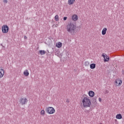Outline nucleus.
Masks as SVG:
<instances>
[{
    "label": "nucleus",
    "instance_id": "obj_4",
    "mask_svg": "<svg viewBox=\"0 0 124 124\" xmlns=\"http://www.w3.org/2000/svg\"><path fill=\"white\" fill-rule=\"evenodd\" d=\"M46 110L48 114H54L55 112V108L52 107L47 108Z\"/></svg>",
    "mask_w": 124,
    "mask_h": 124
},
{
    "label": "nucleus",
    "instance_id": "obj_17",
    "mask_svg": "<svg viewBox=\"0 0 124 124\" xmlns=\"http://www.w3.org/2000/svg\"><path fill=\"white\" fill-rule=\"evenodd\" d=\"M90 68H91V69H94V68H95V63L91 64Z\"/></svg>",
    "mask_w": 124,
    "mask_h": 124
},
{
    "label": "nucleus",
    "instance_id": "obj_25",
    "mask_svg": "<svg viewBox=\"0 0 124 124\" xmlns=\"http://www.w3.org/2000/svg\"><path fill=\"white\" fill-rule=\"evenodd\" d=\"M27 38H28L27 36H24V39H27Z\"/></svg>",
    "mask_w": 124,
    "mask_h": 124
},
{
    "label": "nucleus",
    "instance_id": "obj_5",
    "mask_svg": "<svg viewBox=\"0 0 124 124\" xmlns=\"http://www.w3.org/2000/svg\"><path fill=\"white\" fill-rule=\"evenodd\" d=\"M28 102V99L27 98H20V103L22 105H25V104H27Z\"/></svg>",
    "mask_w": 124,
    "mask_h": 124
},
{
    "label": "nucleus",
    "instance_id": "obj_22",
    "mask_svg": "<svg viewBox=\"0 0 124 124\" xmlns=\"http://www.w3.org/2000/svg\"><path fill=\"white\" fill-rule=\"evenodd\" d=\"M93 102H96V97H94L93 99Z\"/></svg>",
    "mask_w": 124,
    "mask_h": 124
},
{
    "label": "nucleus",
    "instance_id": "obj_2",
    "mask_svg": "<svg viewBox=\"0 0 124 124\" xmlns=\"http://www.w3.org/2000/svg\"><path fill=\"white\" fill-rule=\"evenodd\" d=\"M81 100L82 102L83 106L84 107V108L91 107L92 102H91V100L87 97V95H83L81 97Z\"/></svg>",
    "mask_w": 124,
    "mask_h": 124
},
{
    "label": "nucleus",
    "instance_id": "obj_23",
    "mask_svg": "<svg viewBox=\"0 0 124 124\" xmlns=\"http://www.w3.org/2000/svg\"><path fill=\"white\" fill-rule=\"evenodd\" d=\"M67 19V17H63L64 21H66Z\"/></svg>",
    "mask_w": 124,
    "mask_h": 124
},
{
    "label": "nucleus",
    "instance_id": "obj_15",
    "mask_svg": "<svg viewBox=\"0 0 124 124\" xmlns=\"http://www.w3.org/2000/svg\"><path fill=\"white\" fill-rule=\"evenodd\" d=\"M62 46V44L61 42H59L58 44H56V47L58 48H61Z\"/></svg>",
    "mask_w": 124,
    "mask_h": 124
},
{
    "label": "nucleus",
    "instance_id": "obj_16",
    "mask_svg": "<svg viewBox=\"0 0 124 124\" xmlns=\"http://www.w3.org/2000/svg\"><path fill=\"white\" fill-rule=\"evenodd\" d=\"M30 73H29V70H26L24 72V75L25 76H28V75H29Z\"/></svg>",
    "mask_w": 124,
    "mask_h": 124
},
{
    "label": "nucleus",
    "instance_id": "obj_13",
    "mask_svg": "<svg viewBox=\"0 0 124 124\" xmlns=\"http://www.w3.org/2000/svg\"><path fill=\"white\" fill-rule=\"evenodd\" d=\"M74 2H75V0H68V4L69 5L73 4Z\"/></svg>",
    "mask_w": 124,
    "mask_h": 124
},
{
    "label": "nucleus",
    "instance_id": "obj_26",
    "mask_svg": "<svg viewBox=\"0 0 124 124\" xmlns=\"http://www.w3.org/2000/svg\"><path fill=\"white\" fill-rule=\"evenodd\" d=\"M66 102L68 103V102H69V101H66Z\"/></svg>",
    "mask_w": 124,
    "mask_h": 124
},
{
    "label": "nucleus",
    "instance_id": "obj_18",
    "mask_svg": "<svg viewBox=\"0 0 124 124\" xmlns=\"http://www.w3.org/2000/svg\"><path fill=\"white\" fill-rule=\"evenodd\" d=\"M54 18L55 21H56L57 22H58L60 20V19L59 18V16H58V15H56Z\"/></svg>",
    "mask_w": 124,
    "mask_h": 124
},
{
    "label": "nucleus",
    "instance_id": "obj_27",
    "mask_svg": "<svg viewBox=\"0 0 124 124\" xmlns=\"http://www.w3.org/2000/svg\"><path fill=\"white\" fill-rule=\"evenodd\" d=\"M108 91H107V93H108Z\"/></svg>",
    "mask_w": 124,
    "mask_h": 124
},
{
    "label": "nucleus",
    "instance_id": "obj_12",
    "mask_svg": "<svg viewBox=\"0 0 124 124\" xmlns=\"http://www.w3.org/2000/svg\"><path fill=\"white\" fill-rule=\"evenodd\" d=\"M89 95L91 96V97H93L94 96V92L93 91H90L89 92Z\"/></svg>",
    "mask_w": 124,
    "mask_h": 124
},
{
    "label": "nucleus",
    "instance_id": "obj_24",
    "mask_svg": "<svg viewBox=\"0 0 124 124\" xmlns=\"http://www.w3.org/2000/svg\"><path fill=\"white\" fill-rule=\"evenodd\" d=\"M99 101L100 102H101V101H102L101 98H99Z\"/></svg>",
    "mask_w": 124,
    "mask_h": 124
},
{
    "label": "nucleus",
    "instance_id": "obj_19",
    "mask_svg": "<svg viewBox=\"0 0 124 124\" xmlns=\"http://www.w3.org/2000/svg\"><path fill=\"white\" fill-rule=\"evenodd\" d=\"M41 115H42L43 116H44V115H45V111L44 110H42L41 111Z\"/></svg>",
    "mask_w": 124,
    "mask_h": 124
},
{
    "label": "nucleus",
    "instance_id": "obj_21",
    "mask_svg": "<svg viewBox=\"0 0 124 124\" xmlns=\"http://www.w3.org/2000/svg\"><path fill=\"white\" fill-rule=\"evenodd\" d=\"M3 2H4V3H7V2H8V1H7V0H3Z\"/></svg>",
    "mask_w": 124,
    "mask_h": 124
},
{
    "label": "nucleus",
    "instance_id": "obj_9",
    "mask_svg": "<svg viewBox=\"0 0 124 124\" xmlns=\"http://www.w3.org/2000/svg\"><path fill=\"white\" fill-rule=\"evenodd\" d=\"M78 16L76 15H74L72 16V19L73 21H77V20H78Z\"/></svg>",
    "mask_w": 124,
    "mask_h": 124
},
{
    "label": "nucleus",
    "instance_id": "obj_29",
    "mask_svg": "<svg viewBox=\"0 0 124 124\" xmlns=\"http://www.w3.org/2000/svg\"><path fill=\"white\" fill-rule=\"evenodd\" d=\"M123 74H124V73H123Z\"/></svg>",
    "mask_w": 124,
    "mask_h": 124
},
{
    "label": "nucleus",
    "instance_id": "obj_7",
    "mask_svg": "<svg viewBox=\"0 0 124 124\" xmlns=\"http://www.w3.org/2000/svg\"><path fill=\"white\" fill-rule=\"evenodd\" d=\"M122 83H123V81H122V80L120 79V78H118L115 80V84H116V86H121V85H122Z\"/></svg>",
    "mask_w": 124,
    "mask_h": 124
},
{
    "label": "nucleus",
    "instance_id": "obj_6",
    "mask_svg": "<svg viewBox=\"0 0 124 124\" xmlns=\"http://www.w3.org/2000/svg\"><path fill=\"white\" fill-rule=\"evenodd\" d=\"M102 57H103L104 59V62H109L110 58L107 56L106 54L103 53Z\"/></svg>",
    "mask_w": 124,
    "mask_h": 124
},
{
    "label": "nucleus",
    "instance_id": "obj_11",
    "mask_svg": "<svg viewBox=\"0 0 124 124\" xmlns=\"http://www.w3.org/2000/svg\"><path fill=\"white\" fill-rule=\"evenodd\" d=\"M39 55H45L46 54V51L45 50H40L38 52Z\"/></svg>",
    "mask_w": 124,
    "mask_h": 124
},
{
    "label": "nucleus",
    "instance_id": "obj_14",
    "mask_svg": "<svg viewBox=\"0 0 124 124\" xmlns=\"http://www.w3.org/2000/svg\"><path fill=\"white\" fill-rule=\"evenodd\" d=\"M116 119H118L119 120H121V119H122L123 116H122V114H117L116 116Z\"/></svg>",
    "mask_w": 124,
    "mask_h": 124
},
{
    "label": "nucleus",
    "instance_id": "obj_1",
    "mask_svg": "<svg viewBox=\"0 0 124 124\" xmlns=\"http://www.w3.org/2000/svg\"><path fill=\"white\" fill-rule=\"evenodd\" d=\"M66 29L69 33L74 34V32L76 31V25L74 23L71 22L66 25Z\"/></svg>",
    "mask_w": 124,
    "mask_h": 124
},
{
    "label": "nucleus",
    "instance_id": "obj_8",
    "mask_svg": "<svg viewBox=\"0 0 124 124\" xmlns=\"http://www.w3.org/2000/svg\"><path fill=\"white\" fill-rule=\"evenodd\" d=\"M4 75V70L0 69V78H2Z\"/></svg>",
    "mask_w": 124,
    "mask_h": 124
},
{
    "label": "nucleus",
    "instance_id": "obj_28",
    "mask_svg": "<svg viewBox=\"0 0 124 124\" xmlns=\"http://www.w3.org/2000/svg\"><path fill=\"white\" fill-rule=\"evenodd\" d=\"M123 74H124V73H123Z\"/></svg>",
    "mask_w": 124,
    "mask_h": 124
},
{
    "label": "nucleus",
    "instance_id": "obj_20",
    "mask_svg": "<svg viewBox=\"0 0 124 124\" xmlns=\"http://www.w3.org/2000/svg\"><path fill=\"white\" fill-rule=\"evenodd\" d=\"M84 65L86 66H88L90 65V62H85Z\"/></svg>",
    "mask_w": 124,
    "mask_h": 124
},
{
    "label": "nucleus",
    "instance_id": "obj_10",
    "mask_svg": "<svg viewBox=\"0 0 124 124\" xmlns=\"http://www.w3.org/2000/svg\"><path fill=\"white\" fill-rule=\"evenodd\" d=\"M107 31V28H104L102 31V35H105L106 34Z\"/></svg>",
    "mask_w": 124,
    "mask_h": 124
},
{
    "label": "nucleus",
    "instance_id": "obj_3",
    "mask_svg": "<svg viewBox=\"0 0 124 124\" xmlns=\"http://www.w3.org/2000/svg\"><path fill=\"white\" fill-rule=\"evenodd\" d=\"M9 31V27L7 25H4L2 27V31L3 33H7Z\"/></svg>",
    "mask_w": 124,
    "mask_h": 124
}]
</instances>
